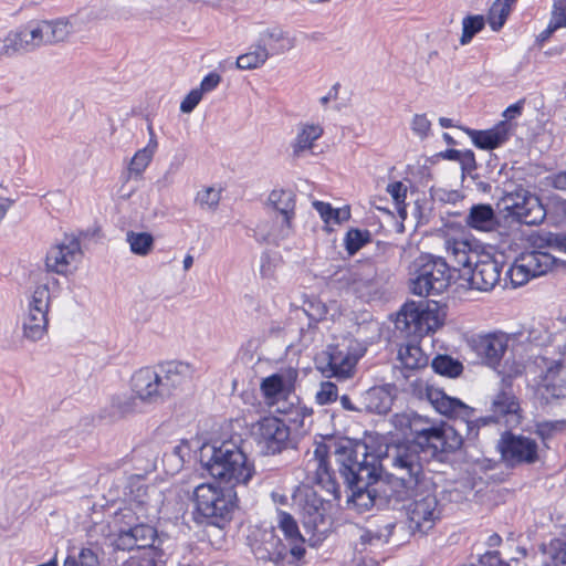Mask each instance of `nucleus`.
<instances>
[{
	"label": "nucleus",
	"instance_id": "1",
	"mask_svg": "<svg viewBox=\"0 0 566 566\" xmlns=\"http://www.w3.org/2000/svg\"><path fill=\"white\" fill-rule=\"evenodd\" d=\"M417 446H401L390 448L387 458L388 465L399 473V482L395 499V509L401 504L405 511V524H398L392 517L378 521L375 530H368L361 539L387 542L398 527L406 535H424L431 531L440 520L441 509L437 499V488L430 478L426 475L421 467Z\"/></svg>",
	"mask_w": 566,
	"mask_h": 566
},
{
	"label": "nucleus",
	"instance_id": "2",
	"mask_svg": "<svg viewBox=\"0 0 566 566\" xmlns=\"http://www.w3.org/2000/svg\"><path fill=\"white\" fill-rule=\"evenodd\" d=\"M389 451L390 448L386 449L379 461V467L388 471L387 479H379L377 459L367 453L366 446H343L336 449V463L346 485L347 503L358 511L376 505L395 509L399 473L388 465Z\"/></svg>",
	"mask_w": 566,
	"mask_h": 566
},
{
	"label": "nucleus",
	"instance_id": "3",
	"mask_svg": "<svg viewBox=\"0 0 566 566\" xmlns=\"http://www.w3.org/2000/svg\"><path fill=\"white\" fill-rule=\"evenodd\" d=\"M199 460L209 474L232 488L247 485L255 469L242 449L232 440L205 443Z\"/></svg>",
	"mask_w": 566,
	"mask_h": 566
},
{
	"label": "nucleus",
	"instance_id": "4",
	"mask_svg": "<svg viewBox=\"0 0 566 566\" xmlns=\"http://www.w3.org/2000/svg\"><path fill=\"white\" fill-rule=\"evenodd\" d=\"M409 433L415 437V441L390 444L387 446V449L401 446H417L422 468L423 454L427 453V449L431 450L433 454L449 453L460 449L463 443L462 436L453 427L446 423L434 426L428 419L416 413Z\"/></svg>",
	"mask_w": 566,
	"mask_h": 566
},
{
	"label": "nucleus",
	"instance_id": "5",
	"mask_svg": "<svg viewBox=\"0 0 566 566\" xmlns=\"http://www.w3.org/2000/svg\"><path fill=\"white\" fill-rule=\"evenodd\" d=\"M196 518L206 523L223 527L232 518L237 507V493L214 483H200L192 492Z\"/></svg>",
	"mask_w": 566,
	"mask_h": 566
},
{
	"label": "nucleus",
	"instance_id": "6",
	"mask_svg": "<svg viewBox=\"0 0 566 566\" xmlns=\"http://www.w3.org/2000/svg\"><path fill=\"white\" fill-rule=\"evenodd\" d=\"M364 353L365 348L358 340L345 337L317 355L316 368L326 378L347 380L354 377L357 363Z\"/></svg>",
	"mask_w": 566,
	"mask_h": 566
},
{
	"label": "nucleus",
	"instance_id": "7",
	"mask_svg": "<svg viewBox=\"0 0 566 566\" xmlns=\"http://www.w3.org/2000/svg\"><path fill=\"white\" fill-rule=\"evenodd\" d=\"M54 292L49 282L33 287L25 298L21 315L22 337L35 343L48 334L49 310Z\"/></svg>",
	"mask_w": 566,
	"mask_h": 566
},
{
	"label": "nucleus",
	"instance_id": "8",
	"mask_svg": "<svg viewBox=\"0 0 566 566\" xmlns=\"http://www.w3.org/2000/svg\"><path fill=\"white\" fill-rule=\"evenodd\" d=\"M411 291L419 296L440 295L450 285L449 265L441 256H421L416 262Z\"/></svg>",
	"mask_w": 566,
	"mask_h": 566
},
{
	"label": "nucleus",
	"instance_id": "9",
	"mask_svg": "<svg viewBox=\"0 0 566 566\" xmlns=\"http://www.w3.org/2000/svg\"><path fill=\"white\" fill-rule=\"evenodd\" d=\"M164 502V492L158 486L135 484L130 490L127 505L119 511L117 516L128 523L134 518L154 521L159 517Z\"/></svg>",
	"mask_w": 566,
	"mask_h": 566
},
{
	"label": "nucleus",
	"instance_id": "10",
	"mask_svg": "<svg viewBox=\"0 0 566 566\" xmlns=\"http://www.w3.org/2000/svg\"><path fill=\"white\" fill-rule=\"evenodd\" d=\"M481 249V244L469 233L461 229H449L443 235L442 260H446L450 271L453 269L462 275L464 270L472 265Z\"/></svg>",
	"mask_w": 566,
	"mask_h": 566
},
{
	"label": "nucleus",
	"instance_id": "11",
	"mask_svg": "<svg viewBox=\"0 0 566 566\" xmlns=\"http://www.w3.org/2000/svg\"><path fill=\"white\" fill-rule=\"evenodd\" d=\"M499 206L516 221L527 226L539 224L546 217V210L539 198L524 188L506 192Z\"/></svg>",
	"mask_w": 566,
	"mask_h": 566
},
{
	"label": "nucleus",
	"instance_id": "12",
	"mask_svg": "<svg viewBox=\"0 0 566 566\" xmlns=\"http://www.w3.org/2000/svg\"><path fill=\"white\" fill-rule=\"evenodd\" d=\"M542 370L537 377V395L546 403L562 405L566 401V361L541 358Z\"/></svg>",
	"mask_w": 566,
	"mask_h": 566
},
{
	"label": "nucleus",
	"instance_id": "13",
	"mask_svg": "<svg viewBox=\"0 0 566 566\" xmlns=\"http://www.w3.org/2000/svg\"><path fill=\"white\" fill-rule=\"evenodd\" d=\"M296 378L297 371L290 368L262 379L260 390L265 403L275 412L289 411V399L294 391Z\"/></svg>",
	"mask_w": 566,
	"mask_h": 566
},
{
	"label": "nucleus",
	"instance_id": "14",
	"mask_svg": "<svg viewBox=\"0 0 566 566\" xmlns=\"http://www.w3.org/2000/svg\"><path fill=\"white\" fill-rule=\"evenodd\" d=\"M556 258L546 251L532 250L521 253L509 270L510 279L515 285H523L530 279L549 272Z\"/></svg>",
	"mask_w": 566,
	"mask_h": 566
},
{
	"label": "nucleus",
	"instance_id": "15",
	"mask_svg": "<svg viewBox=\"0 0 566 566\" xmlns=\"http://www.w3.org/2000/svg\"><path fill=\"white\" fill-rule=\"evenodd\" d=\"M253 433L263 453L276 454L287 447L290 428L279 418L265 417L255 424Z\"/></svg>",
	"mask_w": 566,
	"mask_h": 566
},
{
	"label": "nucleus",
	"instance_id": "16",
	"mask_svg": "<svg viewBox=\"0 0 566 566\" xmlns=\"http://www.w3.org/2000/svg\"><path fill=\"white\" fill-rule=\"evenodd\" d=\"M123 527L119 528L115 539V546L118 549L130 551H146L147 548H158L155 546L157 539V531L148 524L147 520H133L130 523L124 522Z\"/></svg>",
	"mask_w": 566,
	"mask_h": 566
},
{
	"label": "nucleus",
	"instance_id": "17",
	"mask_svg": "<svg viewBox=\"0 0 566 566\" xmlns=\"http://www.w3.org/2000/svg\"><path fill=\"white\" fill-rule=\"evenodd\" d=\"M499 448L510 465L532 464L538 460V444L530 437L507 432L502 436Z\"/></svg>",
	"mask_w": 566,
	"mask_h": 566
},
{
	"label": "nucleus",
	"instance_id": "18",
	"mask_svg": "<svg viewBox=\"0 0 566 566\" xmlns=\"http://www.w3.org/2000/svg\"><path fill=\"white\" fill-rule=\"evenodd\" d=\"M397 324H403L409 334L423 336L437 331L441 322L436 310L422 307L413 303L405 305L398 314Z\"/></svg>",
	"mask_w": 566,
	"mask_h": 566
},
{
	"label": "nucleus",
	"instance_id": "19",
	"mask_svg": "<svg viewBox=\"0 0 566 566\" xmlns=\"http://www.w3.org/2000/svg\"><path fill=\"white\" fill-rule=\"evenodd\" d=\"M82 255L81 242L74 235H65L62 242L52 245L46 252L45 268L49 272L65 275Z\"/></svg>",
	"mask_w": 566,
	"mask_h": 566
},
{
	"label": "nucleus",
	"instance_id": "20",
	"mask_svg": "<svg viewBox=\"0 0 566 566\" xmlns=\"http://www.w3.org/2000/svg\"><path fill=\"white\" fill-rule=\"evenodd\" d=\"M491 411V416L481 419L483 423L503 422L505 427L512 428L521 421L518 401L505 379H502L501 389L492 400Z\"/></svg>",
	"mask_w": 566,
	"mask_h": 566
},
{
	"label": "nucleus",
	"instance_id": "21",
	"mask_svg": "<svg viewBox=\"0 0 566 566\" xmlns=\"http://www.w3.org/2000/svg\"><path fill=\"white\" fill-rule=\"evenodd\" d=\"M473 266L464 270L462 276L468 277L470 285L479 291L492 290L500 280L501 265L489 253H479Z\"/></svg>",
	"mask_w": 566,
	"mask_h": 566
},
{
	"label": "nucleus",
	"instance_id": "22",
	"mask_svg": "<svg viewBox=\"0 0 566 566\" xmlns=\"http://www.w3.org/2000/svg\"><path fill=\"white\" fill-rule=\"evenodd\" d=\"M510 339L509 334L500 331L481 334L473 338L472 347L486 366L496 368L509 348Z\"/></svg>",
	"mask_w": 566,
	"mask_h": 566
},
{
	"label": "nucleus",
	"instance_id": "23",
	"mask_svg": "<svg viewBox=\"0 0 566 566\" xmlns=\"http://www.w3.org/2000/svg\"><path fill=\"white\" fill-rule=\"evenodd\" d=\"M157 368L144 367L132 377V390L143 402L157 403L166 399Z\"/></svg>",
	"mask_w": 566,
	"mask_h": 566
},
{
	"label": "nucleus",
	"instance_id": "24",
	"mask_svg": "<svg viewBox=\"0 0 566 566\" xmlns=\"http://www.w3.org/2000/svg\"><path fill=\"white\" fill-rule=\"evenodd\" d=\"M45 44L44 29L42 21H39L9 33L4 39L3 53L11 55L18 52H31Z\"/></svg>",
	"mask_w": 566,
	"mask_h": 566
},
{
	"label": "nucleus",
	"instance_id": "25",
	"mask_svg": "<svg viewBox=\"0 0 566 566\" xmlns=\"http://www.w3.org/2000/svg\"><path fill=\"white\" fill-rule=\"evenodd\" d=\"M277 527L283 533L286 545L289 546V555L291 557L289 563L297 564L304 557L306 551L304 547L305 539L300 533L296 521L289 513L279 511ZM286 557L287 552L283 549L277 552V559H285Z\"/></svg>",
	"mask_w": 566,
	"mask_h": 566
},
{
	"label": "nucleus",
	"instance_id": "26",
	"mask_svg": "<svg viewBox=\"0 0 566 566\" xmlns=\"http://www.w3.org/2000/svg\"><path fill=\"white\" fill-rule=\"evenodd\" d=\"M157 370L161 380V389L167 398L188 382L195 373L191 364L180 360L163 363L157 366Z\"/></svg>",
	"mask_w": 566,
	"mask_h": 566
},
{
	"label": "nucleus",
	"instance_id": "27",
	"mask_svg": "<svg viewBox=\"0 0 566 566\" xmlns=\"http://www.w3.org/2000/svg\"><path fill=\"white\" fill-rule=\"evenodd\" d=\"M294 219L295 217L274 214L272 224H258L255 238L266 243L279 244L294 233Z\"/></svg>",
	"mask_w": 566,
	"mask_h": 566
},
{
	"label": "nucleus",
	"instance_id": "28",
	"mask_svg": "<svg viewBox=\"0 0 566 566\" xmlns=\"http://www.w3.org/2000/svg\"><path fill=\"white\" fill-rule=\"evenodd\" d=\"M512 129V125L507 120H503L491 129L475 130L467 128L465 132L478 148L491 150L504 144L509 139Z\"/></svg>",
	"mask_w": 566,
	"mask_h": 566
},
{
	"label": "nucleus",
	"instance_id": "29",
	"mask_svg": "<svg viewBox=\"0 0 566 566\" xmlns=\"http://www.w3.org/2000/svg\"><path fill=\"white\" fill-rule=\"evenodd\" d=\"M424 396L441 415L448 417H464L469 413V407L465 403L457 398L449 397L438 388L427 386Z\"/></svg>",
	"mask_w": 566,
	"mask_h": 566
},
{
	"label": "nucleus",
	"instance_id": "30",
	"mask_svg": "<svg viewBox=\"0 0 566 566\" xmlns=\"http://www.w3.org/2000/svg\"><path fill=\"white\" fill-rule=\"evenodd\" d=\"M465 224L478 232H500V221L491 205H473L467 214Z\"/></svg>",
	"mask_w": 566,
	"mask_h": 566
},
{
	"label": "nucleus",
	"instance_id": "31",
	"mask_svg": "<svg viewBox=\"0 0 566 566\" xmlns=\"http://www.w3.org/2000/svg\"><path fill=\"white\" fill-rule=\"evenodd\" d=\"M324 133L323 126L318 123L300 122L296 125V135L291 144L293 156L302 157L304 154L313 150L315 142Z\"/></svg>",
	"mask_w": 566,
	"mask_h": 566
},
{
	"label": "nucleus",
	"instance_id": "32",
	"mask_svg": "<svg viewBox=\"0 0 566 566\" xmlns=\"http://www.w3.org/2000/svg\"><path fill=\"white\" fill-rule=\"evenodd\" d=\"M90 12H81L77 17L71 19H56L52 21H42L44 29V41L46 44H53L65 41L75 30V27L84 18H88Z\"/></svg>",
	"mask_w": 566,
	"mask_h": 566
},
{
	"label": "nucleus",
	"instance_id": "33",
	"mask_svg": "<svg viewBox=\"0 0 566 566\" xmlns=\"http://www.w3.org/2000/svg\"><path fill=\"white\" fill-rule=\"evenodd\" d=\"M256 44L268 48L270 55H274L282 54L293 49L295 45V40L290 38L289 34L281 28L269 27L263 28L259 32Z\"/></svg>",
	"mask_w": 566,
	"mask_h": 566
},
{
	"label": "nucleus",
	"instance_id": "34",
	"mask_svg": "<svg viewBox=\"0 0 566 566\" xmlns=\"http://www.w3.org/2000/svg\"><path fill=\"white\" fill-rule=\"evenodd\" d=\"M137 409V398L128 394L112 396L107 406L101 411V418L109 421L122 420L133 415Z\"/></svg>",
	"mask_w": 566,
	"mask_h": 566
},
{
	"label": "nucleus",
	"instance_id": "35",
	"mask_svg": "<svg viewBox=\"0 0 566 566\" xmlns=\"http://www.w3.org/2000/svg\"><path fill=\"white\" fill-rule=\"evenodd\" d=\"M147 130L149 135L148 144L144 148L137 150L130 159L127 167L129 177H140L151 163L154 155L158 148L157 137L155 135L151 124L147 126Z\"/></svg>",
	"mask_w": 566,
	"mask_h": 566
},
{
	"label": "nucleus",
	"instance_id": "36",
	"mask_svg": "<svg viewBox=\"0 0 566 566\" xmlns=\"http://www.w3.org/2000/svg\"><path fill=\"white\" fill-rule=\"evenodd\" d=\"M304 525L317 533L326 531V516L323 501L314 493L306 495L303 504Z\"/></svg>",
	"mask_w": 566,
	"mask_h": 566
},
{
	"label": "nucleus",
	"instance_id": "37",
	"mask_svg": "<svg viewBox=\"0 0 566 566\" xmlns=\"http://www.w3.org/2000/svg\"><path fill=\"white\" fill-rule=\"evenodd\" d=\"M363 412L386 413L391 407V397L384 388L374 387L361 396Z\"/></svg>",
	"mask_w": 566,
	"mask_h": 566
},
{
	"label": "nucleus",
	"instance_id": "38",
	"mask_svg": "<svg viewBox=\"0 0 566 566\" xmlns=\"http://www.w3.org/2000/svg\"><path fill=\"white\" fill-rule=\"evenodd\" d=\"M266 205L274 214L295 217L296 196L290 189H273Z\"/></svg>",
	"mask_w": 566,
	"mask_h": 566
},
{
	"label": "nucleus",
	"instance_id": "39",
	"mask_svg": "<svg viewBox=\"0 0 566 566\" xmlns=\"http://www.w3.org/2000/svg\"><path fill=\"white\" fill-rule=\"evenodd\" d=\"M398 359L405 368L410 370L426 367L429 360L420 346L415 344L401 346L398 352Z\"/></svg>",
	"mask_w": 566,
	"mask_h": 566
},
{
	"label": "nucleus",
	"instance_id": "40",
	"mask_svg": "<svg viewBox=\"0 0 566 566\" xmlns=\"http://www.w3.org/2000/svg\"><path fill=\"white\" fill-rule=\"evenodd\" d=\"M316 463V479L319 484L326 485L327 490L331 491L334 496L339 497V486L335 482L334 475L329 470L328 463L324 458V449L317 448L315 450V459Z\"/></svg>",
	"mask_w": 566,
	"mask_h": 566
},
{
	"label": "nucleus",
	"instance_id": "41",
	"mask_svg": "<svg viewBox=\"0 0 566 566\" xmlns=\"http://www.w3.org/2000/svg\"><path fill=\"white\" fill-rule=\"evenodd\" d=\"M270 57L268 48L258 45L251 46L250 51L237 57L235 65L240 70H254L262 66Z\"/></svg>",
	"mask_w": 566,
	"mask_h": 566
},
{
	"label": "nucleus",
	"instance_id": "42",
	"mask_svg": "<svg viewBox=\"0 0 566 566\" xmlns=\"http://www.w3.org/2000/svg\"><path fill=\"white\" fill-rule=\"evenodd\" d=\"M126 241L134 254L146 256L153 251L155 240L148 232H136L130 230L126 233Z\"/></svg>",
	"mask_w": 566,
	"mask_h": 566
},
{
	"label": "nucleus",
	"instance_id": "43",
	"mask_svg": "<svg viewBox=\"0 0 566 566\" xmlns=\"http://www.w3.org/2000/svg\"><path fill=\"white\" fill-rule=\"evenodd\" d=\"M158 448L154 444H143L132 452V460L139 464L140 469L147 471L156 468L158 460Z\"/></svg>",
	"mask_w": 566,
	"mask_h": 566
},
{
	"label": "nucleus",
	"instance_id": "44",
	"mask_svg": "<svg viewBox=\"0 0 566 566\" xmlns=\"http://www.w3.org/2000/svg\"><path fill=\"white\" fill-rule=\"evenodd\" d=\"M431 367L437 374L450 378L458 377L463 370V365L448 355L436 356L431 363Z\"/></svg>",
	"mask_w": 566,
	"mask_h": 566
},
{
	"label": "nucleus",
	"instance_id": "45",
	"mask_svg": "<svg viewBox=\"0 0 566 566\" xmlns=\"http://www.w3.org/2000/svg\"><path fill=\"white\" fill-rule=\"evenodd\" d=\"M511 8L503 0H495L488 14V22L493 31H499L505 23Z\"/></svg>",
	"mask_w": 566,
	"mask_h": 566
},
{
	"label": "nucleus",
	"instance_id": "46",
	"mask_svg": "<svg viewBox=\"0 0 566 566\" xmlns=\"http://www.w3.org/2000/svg\"><path fill=\"white\" fill-rule=\"evenodd\" d=\"M221 199V189L216 187H206L197 192L196 203L207 211H214Z\"/></svg>",
	"mask_w": 566,
	"mask_h": 566
},
{
	"label": "nucleus",
	"instance_id": "47",
	"mask_svg": "<svg viewBox=\"0 0 566 566\" xmlns=\"http://www.w3.org/2000/svg\"><path fill=\"white\" fill-rule=\"evenodd\" d=\"M485 21L482 15H468L462 21V35L460 43L465 45L472 38L484 28Z\"/></svg>",
	"mask_w": 566,
	"mask_h": 566
},
{
	"label": "nucleus",
	"instance_id": "48",
	"mask_svg": "<svg viewBox=\"0 0 566 566\" xmlns=\"http://www.w3.org/2000/svg\"><path fill=\"white\" fill-rule=\"evenodd\" d=\"M160 556L161 554L158 548L137 551L123 566H157V559Z\"/></svg>",
	"mask_w": 566,
	"mask_h": 566
},
{
	"label": "nucleus",
	"instance_id": "49",
	"mask_svg": "<svg viewBox=\"0 0 566 566\" xmlns=\"http://www.w3.org/2000/svg\"><path fill=\"white\" fill-rule=\"evenodd\" d=\"M387 192L391 196L396 208L398 210L399 217L402 220L407 218V211L405 206V200L407 197V186L401 181H395L387 186Z\"/></svg>",
	"mask_w": 566,
	"mask_h": 566
},
{
	"label": "nucleus",
	"instance_id": "50",
	"mask_svg": "<svg viewBox=\"0 0 566 566\" xmlns=\"http://www.w3.org/2000/svg\"><path fill=\"white\" fill-rule=\"evenodd\" d=\"M64 566H99V558L92 548H82L77 556H67Z\"/></svg>",
	"mask_w": 566,
	"mask_h": 566
},
{
	"label": "nucleus",
	"instance_id": "51",
	"mask_svg": "<svg viewBox=\"0 0 566 566\" xmlns=\"http://www.w3.org/2000/svg\"><path fill=\"white\" fill-rule=\"evenodd\" d=\"M370 239L368 231L352 229L346 233L345 247L347 252L353 255L361 249Z\"/></svg>",
	"mask_w": 566,
	"mask_h": 566
},
{
	"label": "nucleus",
	"instance_id": "52",
	"mask_svg": "<svg viewBox=\"0 0 566 566\" xmlns=\"http://www.w3.org/2000/svg\"><path fill=\"white\" fill-rule=\"evenodd\" d=\"M287 408L289 411L283 413L289 415L290 420L297 424L300 428H304L306 426V421H311L313 413L312 409L304 406L294 405L293 402H290Z\"/></svg>",
	"mask_w": 566,
	"mask_h": 566
},
{
	"label": "nucleus",
	"instance_id": "53",
	"mask_svg": "<svg viewBox=\"0 0 566 566\" xmlns=\"http://www.w3.org/2000/svg\"><path fill=\"white\" fill-rule=\"evenodd\" d=\"M338 397L337 386L332 381H323L316 392V402L321 406L336 401Z\"/></svg>",
	"mask_w": 566,
	"mask_h": 566
},
{
	"label": "nucleus",
	"instance_id": "54",
	"mask_svg": "<svg viewBox=\"0 0 566 566\" xmlns=\"http://www.w3.org/2000/svg\"><path fill=\"white\" fill-rule=\"evenodd\" d=\"M548 25L555 31L566 27V1L555 0Z\"/></svg>",
	"mask_w": 566,
	"mask_h": 566
},
{
	"label": "nucleus",
	"instance_id": "55",
	"mask_svg": "<svg viewBox=\"0 0 566 566\" xmlns=\"http://www.w3.org/2000/svg\"><path fill=\"white\" fill-rule=\"evenodd\" d=\"M411 130L420 139L428 137L431 128V122L424 114H416L411 119Z\"/></svg>",
	"mask_w": 566,
	"mask_h": 566
},
{
	"label": "nucleus",
	"instance_id": "56",
	"mask_svg": "<svg viewBox=\"0 0 566 566\" xmlns=\"http://www.w3.org/2000/svg\"><path fill=\"white\" fill-rule=\"evenodd\" d=\"M549 562L545 566H566V542L552 544Z\"/></svg>",
	"mask_w": 566,
	"mask_h": 566
},
{
	"label": "nucleus",
	"instance_id": "57",
	"mask_svg": "<svg viewBox=\"0 0 566 566\" xmlns=\"http://www.w3.org/2000/svg\"><path fill=\"white\" fill-rule=\"evenodd\" d=\"M304 312L314 321H321L325 317L327 308L319 301H310L304 304Z\"/></svg>",
	"mask_w": 566,
	"mask_h": 566
},
{
	"label": "nucleus",
	"instance_id": "58",
	"mask_svg": "<svg viewBox=\"0 0 566 566\" xmlns=\"http://www.w3.org/2000/svg\"><path fill=\"white\" fill-rule=\"evenodd\" d=\"M524 370L525 367L522 363L515 360L510 363L506 360L503 365V369L500 373L503 375L502 379H505L506 384H511V379L522 375Z\"/></svg>",
	"mask_w": 566,
	"mask_h": 566
},
{
	"label": "nucleus",
	"instance_id": "59",
	"mask_svg": "<svg viewBox=\"0 0 566 566\" xmlns=\"http://www.w3.org/2000/svg\"><path fill=\"white\" fill-rule=\"evenodd\" d=\"M201 91L197 88L191 90L180 104V111L185 114L191 113L202 98Z\"/></svg>",
	"mask_w": 566,
	"mask_h": 566
},
{
	"label": "nucleus",
	"instance_id": "60",
	"mask_svg": "<svg viewBox=\"0 0 566 566\" xmlns=\"http://www.w3.org/2000/svg\"><path fill=\"white\" fill-rule=\"evenodd\" d=\"M313 207L319 213L321 218L326 224L334 223L335 224V211L329 203L323 201H314Z\"/></svg>",
	"mask_w": 566,
	"mask_h": 566
},
{
	"label": "nucleus",
	"instance_id": "61",
	"mask_svg": "<svg viewBox=\"0 0 566 566\" xmlns=\"http://www.w3.org/2000/svg\"><path fill=\"white\" fill-rule=\"evenodd\" d=\"M413 416L415 413H396L391 418V423L396 429L407 433L410 431Z\"/></svg>",
	"mask_w": 566,
	"mask_h": 566
},
{
	"label": "nucleus",
	"instance_id": "62",
	"mask_svg": "<svg viewBox=\"0 0 566 566\" xmlns=\"http://www.w3.org/2000/svg\"><path fill=\"white\" fill-rule=\"evenodd\" d=\"M221 82V76L218 73H209L207 76L203 77V80L200 83V87H198V91H201V94L209 93L213 91Z\"/></svg>",
	"mask_w": 566,
	"mask_h": 566
},
{
	"label": "nucleus",
	"instance_id": "63",
	"mask_svg": "<svg viewBox=\"0 0 566 566\" xmlns=\"http://www.w3.org/2000/svg\"><path fill=\"white\" fill-rule=\"evenodd\" d=\"M339 402L344 410L363 413L361 397L358 398L356 401H353L349 396L343 395L339 398Z\"/></svg>",
	"mask_w": 566,
	"mask_h": 566
},
{
	"label": "nucleus",
	"instance_id": "64",
	"mask_svg": "<svg viewBox=\"0 0 566 566\" xmlns=\"http://www.w3.org/2000/svg\"><path fill=\"white\" fill-rule=\"evenodd\" d=\"M260 273L263 277H272L274 274L273 264L268 255L261 258Z\"/></svg>",
	"mask_w": 566,
	"mask_h": 566
}]
</instances>
